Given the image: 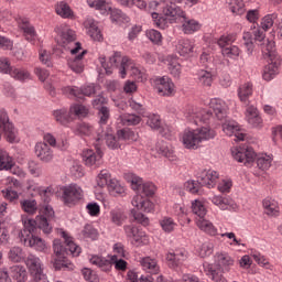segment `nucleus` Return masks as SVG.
Here are the masks:
<instances>
[{"instance_id": "052dcab7", "label": "nucleus", "mask_w": 282, "mask_h": 282, "mask_svg": "<svg viewBox=\"0 0 282 282\" xmlns=\"http://www.w3.org/2000/svg\"><path fill=\"white\" fill-rule=\"evenodd\" d=\"M258 167L261 169V171H268L270 166H272V156L268 154H261L257 159Z\"/></svg>"}, {"instance_id": "a878e982", "label": "nucleus", "mask_w": 282, "mask_h": 282, "mask_svg": "<svg viewBox=\"0 0 282 282\" xmlns=\"http://www.w3.org/2000/svg\"><path fill=\"white\" fill-rule=\"evenodd\" d=\"M188 259V251L185 249H178L173 253H167L166 261L167 265L171 268H177L178 265H182L184 261Z\"/></svg>"}, {"instance_id": "cd10ccee", "label": "nucleus", "mask_w": 282, "mask_h": 282, "mask_svg": "<svg viewBox=\"0 0 282 282\" xmlns=\"http://www.w3.org/2000/svg\"><path fill=\"white\" fill-rule=\"evenodd\" d=\"M35 155L41 162H52L54 160V151L45 142H39L35 144Z\"/></svg>"}, {"instance_id": "de8ad7c7", "label": "nucleus", "mask_w": 282, "mask_h": 282, "mask_svg": "<svg viewBox=\"0 0 282 282\" xmlns=\"http://www.w3.org/2000/svg\"><path fill=\"white\" fill-rule=\"evenodd\" d=\"M192 213L196 215L198 219H204L208 209H206V204H204V202L196 199L192 203Z\"/></svg>"}, {"instance_id": "f257e3e1", "label": "nucleus", "mask_w": 282, "mask_h": 282, "mask_svg": "<svg viewBox=\"0 0 282 282\" xmlns=\"http://www.w3.org/2000/svg\"><path fill=\"white\" fill-rule=\"evenodd\" d=\"M54 217V209L46 205L40 210V216L34 219H22L24 226L23 231L20 232V239L23 241L24 246L33 248L36 252H50V246L45 240L35 236L39 230H42L44 235H50L52 232V218Z\"/></svg>"}, {"instance_id": "473e14b6", "label": "nucleus", "mask_w": 282, "mask_h": 282, "mask_svg": "<svg viewBox=\"0 0 282 282\" xmlns=\"http://www.w3.org/2000/svg\"><path fill=\"white\" fill-rule=\"evenodd\" d=\"M204 272L206 273L207 276L212 279V281L215 282H228V280L220 274L219 270L214 264L205 262L203 264Z\"/></svg>"}, {"instance_id": "c756f323", "label": "nucleus", "mask_w": 282, "mask_h": 282, "mask_svg": "<svg viewBox=\"0 0 282 282\" xmlns=\"http://www.w3.org/2000/svg\"><path fill=\"white\" fill-rule=\"evenodd\" d=\"M26 191L31 197H50L51 189L50 187L45 188L39 185L34 181H29L26 183Z\"/></svg>"}, {"instance_id": "f03ea898", "label": "nucleus", "mask_w": 282, "mask_h": 282, "mask_svg": "<svg viewBox=\"0 0 282 282\" xmlns=\"http://www.w3.org/2000/svg\"><path fill=\"white\" fill-rule=\"evenodd\" d=\"M127 182L130 184L132 191L137 193L131 200L132 209L131 217H133V221L139 226L126 227V232L128 236L132 238L131 242L133 246H140L142 243V178L133 173H128L124 175Z\"/></svg>"}, {"instance_id": "393cba45", "label": "nucleus", "mask_w": 282, "mask_h": 282, "mask_svg": "<svg viewBox=\"0 0 282 282\" xmlns=\"http://www.w3.org/2000/svg\"><path fill=\"white\" fill-rule=\"evenodd\" d=\"M15 21L18 23V28L22 30L25 39L30 43H34V41H36L37 35H36V30L30 24V20H28V18L18 17L15 18Z\"/></svg>"}, {"instance_id": "9d476101", "label": "nucleus", "mask_w": 282, "mask_h": 282, "mask_svg": "<svg viewBox=\"0 0 282 282\" xmlns=\"http://www.w3.org/2000/svg\"><path fill=\"white\" fill-rule=\"evenodd\" d=\"M2 135L9 144H19L21 142L19 129L14 127V123L10 122V117L6 110L0 111V140Z\"/></svg>"}, {"instance_id": "5701e85b", "label": "nucleus", "mask_w": 282, "mask_h": 282, "mask_svg": "<svg viewBox=\"0 0 282 282\" xmlns=\"http://www.w3.org/2000/svg\"><path fill=\"white\" fill-rule=\"evenodd\" d=\"M86 34L93 39V41H102V31L98 26V21L91 17H87L83 23Z\"/></svg>"}, {"instance_id": "dca6fc26", "label": "nucleus", "mask_w": 282, "mask_h": 282, "mask_svg": "<svg viewBox=\"0 0 282 282\" xmlns=\"http://www.w3.org/2000/svg\"><path fill=\"white\" fill-rule=\"evenodd\" d=\"M231 155L237 162L245 164V166H252V163L257 160V153L250 147L234 148Z\"/></svg>"}, {"instance_id": "6e6552de", "label": "nucleus", "mask_w": 282, "mask_h": 282, "mask_svg": "<svg viewBox=\"0 0 282 282\" xmlns=\"http://www.w3.org/2000/svg\"><path fill=\"white\" fill-rule=\"evenodd\" d=\"M217 133L210 127H202L195 130H185L181 135V142L185 149H199L202 142L213 140Z\"/></svg>"}, {"instance_id": "4c0bfd02", "label": "nucleus", "mask_w": 282, "mask_h": 282, "mask_svg": "<svg viewBox=\"0 0 282 282\" xmlns=\"http://www.w3.org/2000/svg\"><path fill=\"white\" fill-rule=\"evenodd\" d=\"M89 261L91 265L100 268L104 272H109V270H111V261L102 258L101 256H91Z\"/></svg>"}, {"instance_id": "f704fd0d", "label": "nucleus", "mask_w": 282, "mask_h": 282, "mask_svg": "<svg viewBox=\"0 0 282 282\" xmlns=\"http://www.w3.org/2000/svg\"><path fill=\"white\" fill-rule=\"evenodd\" d=\"M142 270L152 276H158L160 267L158 265V261L155 259L147 257L142 260Z\"/></svg>"}, {"instance_id": "c85d7f7f", "label": "nucleus", "mask_w": 282, "mask_h": 282, "mask_svg": "<svg viewBox=\"0 0 282 282\" xmlns=\"http://www.w3.org/2000/svg\"><path fill=\"white\" fill-rule=\"evenodd\" d=\"M215 263L221 272H230V268L235 265V259L226 252H218L215 254Z\"/></svg>"}, {"instance_id": "6e6d98bb", "label": "nucleus", "mask_w": 282, "mask_h": 282, "mask_svg": "<svg viewBox=\"0 0 282 282\" xmlns=\"http://www.w3.org/2000/svg\"><path fill=\"white\" fill-rule=\"evenodd\" d=\"M158 191V187L155 186V184H153V182H145L142 185V199L144 198H149L151 199V197H155V193Z\"/></svg>"}, {"instance_id": "412c9836", "label": "nucleus", "mask_w": 282, "mask_h": 282, "mask_svg": "<svg viewBox=\"0 0 282 282\" xmlns=\"http://www.w3.org/2000/svg\"><path fill=\"white\" fill-rule=\"evenodd\" d=\"M223 131L226 135H235V142H243L247 138V134L241 131L239 123L235 120H226L223 122Z\"/></svg>"}, {"instance_id": "58836bf2", "label": "nucleus", "mask_w": 282, "mask_h": 282, "mask_svg": "<svg viewBox=\"0 0 282 282\" xmlns=\"http://www.w3.org/2000/svg\"><path fill=\"white\" fill-rule=\"evenodd\" d=\"M143 122H145V124L150 127V129H155L156 131L163 124L162 118H160V115L156 113L143 115Z\"/></svg>"}, {"instance_id": "603ef678", "label": "nucleus", "mask_w": 282, "mask_h": 282, "mask_svg": "<svg viewBox=\"0 0 282 282\" xmlns=\"http://www.w3.org/2000/svg\"><path fill=\"white\" fill-rule=\"evenodd\" d=\"M70 118H85L89 110L83 105L75 104L69 108Z\"/></svg>"}, {"instance_id": "5fc2aeb1", "label": "nucleus", "mask_w": 282, "mask_h": 282, "mask_svg": "<svg viewBox=\"0 0 282 282\" xmlns=\"http://www.w3.org/2000/svg\"><path fill=\"white\" fill-rule=\"evenodd\" d=\"M279 19V14L276 13H271L267 14L264 18L261 20V28L264 32H268V30H271L274 25V21Z\"/></svg>"}, {"instance_id": "c03bdc74", "label": "nucleus", "mask_w": 282, "mask_h": 282, "mask_svg": "<svg viewBox=\"0 0 282 282\" xmlns=\"http://www.w3.org/2000/svg\"><path fill=\"white\" fill-rule=\"evenodd\" d=\"M11 276L17 282H25L28 281V271L22 265H13L11 267Z\"/></svg>"}, {"instance_id": "aec40b11", "label": "nucleus", "mask_w": 282, "mask_h": 282, "mask_svg": "<svg viewBox=\"0 0 282 282\" xmlns=\"http://www.w3.org/2000/svg\"><path fill=\"white\" fill-rule=\"evenodd\" d=\"M197 180L200 186L215 188V186H217V182H219V172L215 170H203L198 173Z\"/></svg>"}, {"instance_id": "79ce46f5", "label": "nucleus", "mask_w": 282, "mask_h": 282, "mask_svg": "<svg viewBox=\"0 0 282 282\" xmlns=\"http://www.w3.org/2000/svg\"><path fill=\"white\" fill-rule=\"evenodd\" d=\"M196 226L199 228V230H203V232H207V235H210L212 237H215L217 235V229L213 223L206 219H196Z\"/></svg>"}, {"instance_id": "0eeeda50", "label": "nucleus", "mask_w": 282, "mask_h": 282, "mask_svg": "<svg viewBox=\"0 0 282 282\" xmlns=\"http://www.w3.org/2000/svg\"><path fill=\"white\" fill-rule=\"evenodd\" d=\"M262 56L269 58L268 65L264 67L262 73L263 80L270 83L273 78H276L279 70L281 69V57L276 54L274 42L265 40L261 44Z\"/></svg>"}, {"instance_id": "a19ab883", "label": "nucleus", "mask_w": 282, "mask_h": 282, "mask_svg": "<svg viewBox=\"0 0 282 282\" xmlns=\"http://www.w3.org/2000/svg\"><path fill=\"white\" fill-rule=\"evenodd\" d=\"M14 166V160L11 159L8 151L0 148V171H9Z\"/></svg>"}, {"instance_id": "20e7f679", "label": "nucleus", "mask_w": 282, "mask_h": 282, "mask_svg": "<svg viewBox=\"0 0 282 282\" xmlns=\"http://www.w3.org/2000/svg\"><path fill=\"white\" fill-rule=\"evenodd\" d=\"M61 237L64 239V243L59 239L53 241V250L56 254L55 268L56 270H74V263L67 259V254L78 257L80 247L74 243V238L66 231H61Z\"/></svg>"}, {"instance_id": "7ed1b4c3", "label": "nucleus", "mask_w": 282, "mask_h": 282, "mask_svg": "<svg viewBox=\"0 0 282 282\" xmlns=\"http://www.w3.org/2000/svg\"><path fill=\"white\" fill-rule=\"evenodd\" d=\"M184 116L186 120L195 122V124L210 122L213 118L221 122L228 117V105L219 98H214L209 101V110L189 106L185 109Z\"/></svg>"}, {"instance_id": "6ab92c4d", "label": "nucleus", "mask_w": 282, "mask_h": 282, "mask_svg": "<svg viewBox=\"0 0 282 282\" xmlns=\"http://www.w3.org/2000/svg\"><path fill=\"white\" fill-rule=\"evenodd\" d=\"M62 94L68 96L69 98H77L78 100H83L85 96H93V94H96V88L94 85H88L84 88L66 86L62 88Z\"/></svg>"}, {"instance_id": "b1692460", "label": "nucleus", "mask_w": 282, "mask_h": 282, "mask_svg": "<svg viewBox=\"0 0 282 282\" xmlns=\"http://www.w3.org/2000/svg\"><path fill=\"white\" fill-rule=\"evenodd\" d=\"M209 202L220 210H237V208H239L230 196L214 195L209 197Z\"/></svg>"}, {"instance_id": "8fccbe9b", "label": "nucleus", "mask_w": 282, "mask_h": 282, "mask_svg": "<svg viewBox=\"0 0 282 282\" xmlns=\"http://www.w3.org/2000/svg\"><path fill=\"white\" fill-rule=\"evenodd\" d=\"M197 80L203 87H210L213 85V74L208 70L200 69L197 73Z\"/></svg>"}, {"instance_id": "9b49d317", "label": "nucleus", "mask_w": 282, "mask_h": 282, "mask_svg": "<svg viewBox=\"0 0 282 282\" xmlns=\"http://www.w3.org/2000/svg\"><path fill=\"white\" fill-rule=\"evenodd\" d=\"M70 57L67 61V65L75 74H83L85 70V54L87 50L83 48V44L75 43L73 47H69Z\"/></svg>"}, {"instance_id": "2f4dec72", "label": "nucleus", "mask_w": 282, "mask_h": 282, "mask_svg": "<svg viewBox=\"0 0 282 282\" xmlns=\"http://www.w3.org/2000/svg\"><path fill=\"white\" fill-rule=\"evenodd\" d=\"M262 206L264 208L265 215H268L269 217H279L281 213V208L279 207V202L272 198H265L262 202Z\"/></svg>"}, {"instance_id": "e2e57ef3", "label": "nucleus", "mask_w": 282, "mask_h": 282, "mask_svg": "<svg viewBox=\"0 0 282 282\" xmlns=\"http://www.w3.org/2000/svg\"><path fill=\"white\" fill-rule=\"evenodd\" d=\"M109 182H113V180H111V174H109V171L102 170L97 176V185L100 188H105V186H107Z\"/></svg>"}, {"instance_id": "c9c22d12", "label": "nucleus", "mask_w": 282, "mask_h": 282, "mask_svg": "<svg viewBox=\"0 0 282 282\" xmlns=\"http://www.w3.org/2000/svg\"><path fill=\"white\" fill-rule=\"evenodd\" d=\"M167 68L174 78H180L182 74V65H180V61L176 56L169 55L165 59Z\"/></svg>"}, {"instance_id": "13d9d810", "label": "nucleus", "mask_w": 282, "mask_h": 282, "mask_svg": "<svg viewBox=\"0 0 282 282\" xmlns=\"http://www.w3.org/2000/svg\"><path fill=\"white\" fill-rule=\"evenodd\" d=\"M141 120L142 119L137 115H122L120 117V122L124 127H132V126H135V124H140Z\"/></svg>"}, {"instance_id": "39448f33", "label": "nucleus", "mask_w": 282, "mask_h": 282, "mask_svg": "<svg viewBox=\"0 0 282 282\" xmlns=\"http://www.w3.org/2000/svg\"><path fill=\"white\" fill-rule=\"evenodd\" d=\"M99 63L108 75L112 74L113 69H119L121 78H127L128 74H130V76H140L141 74L134 61H131V58L127 56L122 57V54L118 52L113 53L108 62L107 58L100 56Z\"/></svg>"}, {"instance_id": "1a4fd4ad", "label": "nucleus", "mask_w": 282, "mask_h": 282, "mask_svg": "<svg viewBox=\"0 0 282 282\" xmlns=\"http://www.w3.org/2000/svg\"><path fill=\"white\" fill-rule=\"evenodd\" d=\"M59 193L61 202L64 204V206H67L68 208H74V206L80 204L84 197L83 187L74 183L66 186H62L59 188Z\"/></svg>"}, {"instance_id": "bb28decb", "label": "nucleus", "mask_w": 282, "mask_h": 282, "mask_svg": "<svg viewBox=\"0 0 282 282\" xmlns=\"http://www.w3.org/2000/svg\"><path fill=\"white\" fill-rule=\"evenodd\" d=\"M246 120L248 124L254 129H261L263 127V119L259 116V110L254 106H248L246 109Z\"/></svg>"}, {"instance_id": "2eb2a0df", "label": "nucleus", "mask_w": 282, "mask_h": 282, "mask_svg": "<svg viewBox=\"0 0 282 282\" xmlns=\"http://www.w3.org/2000/svg\"><path fill=\"white\" fill-rule=\"evenodd\" d=\"M55 32L58 35V42L63 47H67V45H69V47H74V45L78 43L76 42V31L72 30V28L65 23L57 25L55 28Z\"/></svg>"}, {"instance_id": "e433bc0d", "label": "nucleus", "mask_w": 282, "mask_h": 282, "mask_svg": "<svg viewBox=\"0 0 282 282\" xmlns=\"http://www.w3.org/2000/svg\"><path fill=\"white\" fill-rule=\"evenodd\" d=\"M54 120L58 122V124H62L63 127H67L69 122H73L74 117H72L70 112L67 111V109L63 108L59 110H55L53 112Z\"/></svg>"}, {"instance_id": "ddd939ff", "label": "nucleus", "mask_w": 282, "mask_h": 282, "mask_svg": "<svg viewBox=\"0 0 282 282\" xmlns=\"http://www.w3.org/2000/svg\"><path fill=\"white\" fill-rule=\"evenodd\" d=\"M25 263L32 276L31 282H51L47 280V275L43 273V262H41V258L30 254L26 258Z\"/></svg>"}, {"instance_id": "680f3d73", "label": "nucleus", "mask_w": 282, "mask_h": 282, "mask_svg": "<svg viewBox=\"0 0 282 282\" xmlns=\"http://www.w3.org/2000/svg\"><path fill=\"white\" fill-rule=\"evenodd\" d=\"M221 54L225 58H238L239 54H241V50L238 48L237 45L227 46L221 50Z\"/></svg>"}, {"instance_id": "774afa93", "label": "nucleus", "mask_w": 282, "mask_h": 282, "mask_svg": "<svg viewBox=\"0 0 282 282\" xmlns=\"http://www.w3.org/2000/svg\"><path fill=\"white\" fill-rule=\"evenodd\" d=\"M74 131L77 135H89L94 131V128L88 123L82 122L74 128Z\"/></svg>"}, {"instance_id": "ea45409f", "label": "nucleus", "mask_w": 282, "mask_h": 282, "mask_svg": "<svg viewBox=\"0 0 282 282\" xmlns=\"http://www.w3.org/2000/svg\"><path fill=\"white\" fill-rule=\"evenodd\" d=\"M55 12L58 17H62V19H72V17H74V11H72V8L64 1L56 3Z\"/></svg>"}, {"instance_id": "37998d69", "label": "nucleus", "mask_w": 282, "mask_h": 282, "mask_svg": "<svg viewBox=\"0 0 282 282\" xmlns=\"http://www.w3.org/2000/svg\"><path fill=\"white\" fill-rule=\"evenodd\" d=\"M8 258L12 263H21V261H25V252L21 247H12L9 250Z\"/></svg>"}, {"instance_id": "f3484780", "label": "nucleus", "mask_w": 282, "mask_h": 282, "mask_svg": "<svg viewBox=\"0 0 282 282\" xmlns=\"http://www.w3.org/2000/svg\"><path fill=\"white\" fill-rule=\"evenodd\" d=\"M3 184L6 186L4 189H2V195L7 202H10L11 204H17L19 200V192L17 189L21 184L17 178L9 176L3 181Z\"/></svg>"}, {"instance_id": "69168bd1", "label": "nucleus", "mask_w": 282, "mask_h": 282, "mask_svg": "<svg viewBox=\"0 0 282 282\" xmlns=\"http://www.w3.org/2000/svg\"><path fill=\"white\" fill-rule=\"evenodd\" d=\"M160 225L164 232H173L175 228L177 227V223L173 220L171 217H164L161 221Z\"/></svg>"}, {"instance_id": "864d4df0", "label": "nucleus", "mask_w": 282, "mask_h": 282, "mask_svg": "<svg viewBox=\"0 0 282 282\" xmlns=\"http://www.w3.org/2000/svg\"><path fill=\"white\" fill-rule=\"evenodd\" d=\"M10 76L15 80H30V72H28L25 68L13 67V69L10 72Z\"/></svg>"}, {"instance_id": "a211bd4d", "label": "nucleus", "mask_w": 282, "mask_h": 282, "mask_svg": "<svg viewBox=\"0 0 282 282\" xmlns=\"http://www.w3.org/2000/svg\"><path fill=\"white\" fill-rule=\"evenodd\" d=\"M153 83L159 96L169 97L175 94V84L169 76L155 77Z\"/></svg>"}, {"instance_id": "f8f14e48", "label": "nucleus", "mask_w": 282, "mask_h": 282, "mask_svg": "<svg viewBox=\"0 0 282 282\" xmlns=\"http://www.w3.org/2000/svg\"><path fill=\"white\" fill-rule=\"evenodd\" d=\"M89 8L100 11V14H110L111 21H129V17L120 9H112L107 0H87Z\"/></svg>"}, {"instance_id": "49530a36", "label": "nucleus", "mask_w": 282, "mask_h": 282, "mask_svg": "<svg viewBox=\"0 0 282 282\" xmlns=\"http://www.w3.org/2000/svg\"><path fill=\"white\" fill-rule=\"evenodd\" d=\"M100 142H102V139L105 138L107 147L109 149H120V145L122 144L120 139H117L113 133L111 132H105L99 135Z\"/></svg>"}, {"instance_id": "7c9ffc66", "label": "nucleus", "mask_w": 282, "mask_h": 282, "mask_svg": "<svg viewBox=\"0 0 282 282\" xmlns=\"http://www.w3.org/2000/svg\"><path fill=\"white\" fill-rule=\"evenodd\" d=\"M193 50H195V41L194 40H180L176 45V51L181 56H189L193 54Z\"/></svg>"}, {"instance_id": "bf43d9fd", "label": "nucleus", "mask_w": 282, "mask_h": 282, "mask_svg": "<svg viewBox=\"0 0 282 282\" xmlns=\"http://www.w3.org/2000/svg\"><path fill=\"white\" fill-rule=\"evenodd\" d=\"M242 40L248 56H252V52H254V41L252 39V34L250 32H245Z\"/></svg>"}, {"instance_id": "09e8293b", "label": "nucleus", "mask_w": 282, "mask_h": 282, "mask_svg": "<svg viewBox=\"0 0 282 282\" xmlns=\"http://www.w3.org/2000/svg\"><path fill=\"white\" fill-rule=\"evenodd\" d=\"M110 219L112 221V224H115L116 226H122V224H124V221H127V213H124V209H112L110 212Z\"/></svg>"}, {"instance_id": "72a5a7b5", "label": "nucleus", "mask_w": 282, "mask_h": 282, "mask_svg": "<svg viewBox=\"0 0 282 282\" xmlns=\"http://www.w3.org/2000/svg\"><path fill=\"white\" fill-rule=\"evenodd\" d=\"M252 94V83L250 82L240 85V87L238 88V98L240 101L243 102V105H248L250 102Z\"/></svg>"}, {"instance_id": "4be33fe9", "label": "nucleus", "mask_w": 282, "mask_h": 282, "mask_svg": "<svg viewBox=\"0 0 282 282\" xmlns=\"http://www.w3.org/2000/svg\"><path fill=\"white\" fill-rule=\"evenodd\" d=\"M150 151L153 155H162L170 160V162H176L177 156L175 155V151H173L164 140H159L155 142L153 147L150 148Z\"/></svg>"}, {"instance_id": "3c124183", "label": "nucleus", "mask_w": 282, "mask_h": 282, "mask_svg": "<svg viewBox=\"0 0 282 282\" xmlns=\"http://www.w3.org/2000/svg\"><path fill=\"white\" fill-rule=\"evenodd\" d=\"M20 206L24 213H28V215H34L36 210H39L36 199H24L20 202Z\"/></svg>"}, {"instance_id": "a18cd8bd", "label": "nucleus", "mask_w": 282, "mask_h": 282, "mask_svg": "<svg viewBox=\"0 0 282 282\" xmlns=\"http://www.w3.org/2000/svg\"><path fill=\"white\" fill-rule=\"evenodd\" d=\"M227 4L232 14L241 15L246 12V3L243 0H227Z\"/></svg>"}, {"instance_id": "0e129e2a", "label": "nucleus", "mask_w": 282, "mask_h": 282, "mask_svg": "<svg viewBox=\"0 0 282 282\" xmlns=\"http://www.w3.org/2000/svg\"><path fill=\"white\" fill-rule=\"evenodd\" d=\"M251 257L258 263V265H261V268H265L267 270L272 269V265L270 264L268 258L262 256L260 252L254 251L251 253Z\"/></svg>"}, {"instance_id": "4468645a", "label": "nucleus", "mask_w": 282, "mask_h": 282, "mask_svg": "<svg viewBox=\"0 0 282 282\" xmlns=\"http://www.w3.org/2000/svg\"><path fill=\"white\" fill-rule=\"evenodd\" d=\"M95 150L88 149L83 152V160L86 166L98 169L102 164V150H100V138L94 143Z\"/></svg>"}, {"instance_id": "4d7b16f0", "label": "nucleus", "mask_w": 282, "mask_h": 282, "mask_svg": "<svg viewBox=\"0 0 282 282\" xmlns=\"http://www.w3.org/2000/svg\"><path fill=\"white\" fill-rule=\"evenodd\" d=\"M236 41H237V33H229L220 36L217 44L219 45V47L224 50L226 47H229L228 45H232V43H235Z\"/></svg>"}, {"instance_id": "423d86ee", "label": "nucleus", "mask_w": 282, "mask_h": 282, "mask_svg": "<svg viewBox=\"0 0 282 282\" xmlns=\"http://www.w3.org/2000/svg\"><path fill=\"white\" fill-rule=\"evenodd\" d=\"M163 14L171 21V23H182V32L185 34H195L202 30V23L195 19L186 18V11L177 6H166L163 9Z\"/></svg>"}, {"instance_id": "338daca9", "label": "nucleus", "mask_w": 282, "mask_h": 282, "mask_svg": "<svg viewBox=\"0 0 282 282\" xmlns=\"http://www.w3.org/2000/svg\"><path fill=\"white\" fill-rule=\"evenodd\" d=\"M145 36L151 41V43H154V45H162V33L156 30H148L145 32Z\"/></svg>"}]
</instances>
